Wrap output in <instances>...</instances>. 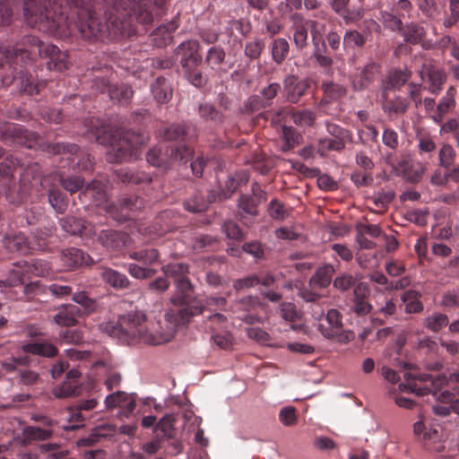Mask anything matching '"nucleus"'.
I'll list each match as a JSON object with an SVG mask.
<instances>
[{
  "mask_svg": "<svg viewBox=\"0 0 459 459\" xmlns=\"http://www.w3.org/2000/svg\"><path fill=\"white\" fill-rule=\"evenodd\" d=\"M103 331L122 342L133 344L143 342L152 345H160L169 342L174 335V328L163 330L160 322L148 321L142 311L122 315L117 323H108Z\"/></svg>",
  "mask_w": 459,
  "mask_h": 459,
  "instance_id": "f257e3e1",
  "label": "nucleus"
},
{
  "mask_svg": "<svg viewBox=\"0 0 459 459\" xmlns=\"http://www.w3.org/2000/svg\"><path fill=\"white\" fill-rule=\"evenodd\" d=\"M0 55L8 63L26 66L34 63L38 57L46 58L49 71L63 72L69 66L70 61L66 51H61L51 43H45L38 37L24 36L20 42L13 45L8 41L0 42Z\"/></svg>",
  "mask_w": 459,
  "mask_h": 459,
  "instance_id": "f03ea898",
  "label": "nucleus"
},
{
  "mask_svg": "<svg viewBox=\"0 0 459 459\" xmlns=\"http://www.w3.org/2000/svg\"><path fill=\"white\" fill-rule=\"evenodd\" d=\"M84 134L100 144L109 145L106 159L109 163H121L135 160L139 149L145 143V137L139 132L123 131L117 139L109 126L100 117H89L83 121Z\"/></svg>",
  "mask_w": 459,
  "mask_h": 459,
  "instance_id": "7ed1b4c3",
  "label": "nucleus"
},
{
  "mask_svg": "<svg viewBox=\"0 0 459 459\" xmlns=\"http://www.w3.org/2000/svg\"><path fill=\"white\" fill-rule=\"evenodd\" d=\"M178 292L171 297V303L177 307L170 308L165 315L166 320L175 325L187 324L191 319L201 315L206 306H224L226 299L207 298L205 301L198 299H191L190 293L193 290V285L186 275L175 281Z\"/></svg>",
  "mask_w": 459,
  "mask_h": 459,
  "instance_id": "20e7f679",
  "label": "nucleus"
},
{
  "mask_svg": "<svg viewBox=\"0 0 459 459\" xmlns=\"http://www.w3.org/2000/svg\"><path fill=\"white\" fill-rule=\"evenodd\" d=\"M407 380V384L400 385L402 390L415 393L419 396L429 394V393L437 394V392L446 385H450L459 395V373L450 374L449 377L445 375L410 373Z\"/></svg>",
  "mask_w": 459,
  "mask_h": 459,
  "instance_id": "39448f33",
  "label": "nucleus"
},
{
  "mask_svg": "<svg viewBox=\"0 0 459 459\" xmlns=\"http://www.w3.org/2000/svg\"><path fill=\"white\" fill-rule=\"evenodd\" d=\"M199 50V42L195 39H188L180 43L174 52L177 57L179 58V63L187 81L197 88L206 83V80L199 69L203 60Z\"/></svg>",
  "mask_w": 459,
  "mask_h": 459,
  "instance_id": "423d86ee",
  "label": "nucleus"
},
{
  "mask_svg": "<svg viewBox=\"0 0 459 459\" xmlns=\"http://www.w3.org/2000/svg\"><path fill=\"white\" fill-rule=\"evenodd\" d=\"M2 57L5 60L10 68H13V71L12 73L14 74L12 76H3V82L5 85H10L15 82L21 94L31 97L39 94L40 91L45 89L47 85V82L45 80L39 79L31 74L23 73L22 69L23 66L10 64L3 56Z\"/></svg>",
  "mask_w": 459,
  "mask_h": 459,
  "instance_id": "0eeeda50",
  "label": "nucleus"
},
{
  "mask_svg": "<svg viewBox=\"0 0 459 459\" xmlns=\"http://www.w3.org/2000/svg\"><path fill=\"white\" fill-rule=\"evenodd\" d=\"M193 154L192 148L186 144L168 147L165 152L153 147L147 152L146 160L153 167H165L170 161L186 162L192 159Z\"/></svg>",
  "mask_w": 459,
  "mask_h": 459,
  "instance_id": "6e6552de",
  "label": "nucleus"
},
{
  "mask_svg": "<svg viewBox=\"0 0 459 459\" xmlns=\"http://www.w3.org/2000/svg\"><path fill=\"white\" fill-rule=\"evenodd\" d=\"M0 139L7 144H18L32 148L38 143L39 134L18 124L0 122Z\"/></svg>",
  "mask_w": 459,
  "mask_h": 459,
  "instance_id": "1a4fd4ad",
  "label": "nucleus"
},
{
  "mask_svg": "<svg viewBox=\"0 0 459 459\" xmlns=\"http://www.w3.org/2000/svg\"><path fill=\"white\" fill-rule=\"evenodd\" d=\"M291 25L290 30L292 33V42L299 51L304 50L308 46V29L316 28L317 22L305 18L301 13H292L290 16Z\"/></svg>",
  "mask_w": 459,
  "mask_h": 459,
  "instance_id": "9d476101",
  "label": "nucleus"
},
{
  "mask_svg": "<svg viewBox=\"0 0 459 459\" xmlns=\"http://www.w3.org/2000/svg\"><path fill=\"white\" fill-rule=\"evenodd\" d=\"M325 322L318 325V331L324 337L335 340L338 342H348L351 340L350 333L342 331V314L337 309L328 310L325 316Z\"/></svg>",
  "mask_w": 459,
  "mask_h": 459,
  "instance_id": "9b49d317",
  "label": "nucleus"
},
{
  "mask_svg": "<svg viewBox=\"0 0 459 459\" xmlns=\"http://www.w3.org/2000/svg\"><path fill=\"white\" fill-rule=\"evenodd\" d=\"M420 76L424 83V89L434 95H438L443 91L447 81L446 72L443 68L430 64L422 65Z\"/></svg>",
  "mask_w": 459,
  "mask_h": 459,
  "instance_id": "f8f14e48",
  "label": "nucleus"
},
{
  "mask_svg": "<svg viewBox=\"0 0 459 459\" xmlns=\"http://www.w3.org/2000/svg\"><path fill=\"white\" fill-rule=\"evenodd\" d=\"M144 206V201L139 196L124 197L108 206V212L118 221L133 219L134 213Z\"/></svg>",
  "mask_w": 459,
  "mask_h": 459,
  "instance_id": "ddd939ff",
  "label": "nucleus"
},
{
  "mask_svg": "<svg viewBox=\"0 0 459 459\" xmlns=\"http://www.w3.org/2000/svg\"><path fill=\"white\" fill-rule=\"evenodd\" d=\"M381 108L390 120L404 115L410 108V100L400 95H391L387 90L381 91Z\"/></svg>",
  "mask_w": 459,
  "mask_h": 459,
  "instance_id": "4468645a",
  "label": "nucleus"
},
{
  "mask_svg": "<svg viewBox=\"0 0 459 459\" xmlns=\"http://www.w3.org/2000/svg\"><path fill=\"white\" fill-rule=\"evenodd\" d=\"M361 30H347L343 35L342 47L344 50L362 48L368 42L371 30L378 27L377 22L372 19L365 20Z\"/></svg>",
  "mask_w": 459,
  "mask_h": 459,
  "instance_id": "2eb2a0df",
  "label": "nucleus"
},
{
  "mask_svg": "<svg viewBox=\"0 0 459 459\" xmlns=\"http://www.w3.org/2000/svg\"><path fill=\"white\" fill-rule=\"evenodd\" d=\"M97 240L109 251H120L130 243V237L124 231L107 229L98 233Z\"/></svg>",
  "mask_w": 459,
  "mask_h": 459,
  "instance_id": "dca6fc26",
  "label": "nucleus"
},
{
  "mask_svg": "<svg viewBox=\"0 0 459 459\" xmlns=\"http://www.w3.org/2000/svg\"><path fill=\"white\" fill-rule=\"evenodd\" d=\"M457 88L455 85H450L445 95L438 100L434 114L430 115V118L435 124H442L446 116L453 112L456 108Z\"/></svg>",
  "mask_w": 459,
  "mask_h": 459,
  "instance_id": "f3484780",
  "label": "nucleus"
},
{
  "mask_svg": "<svg viewBox=\"0 0 459 459\" xmlns=\"http://www.w3.org/2000/svg\"><path fill=\"white\" fill-rule=\"evenodd\" d=\"M368 295L369 291L366 286L361 283L355 286L352 298L349 304L350 313H353L357 316L368 315L372 309V305L368 301Z\"/></svg>",
  "mask_w": 459,
  "mask_h": 459,
  "instance_id": "a211bd4d",
  "label": "nucleus"
},
{
  "mask_svg": "<svg viewBox=\"0 0 459 459\" xmlns=\"http://www.w3.org/2000/svg\"><path fill=\"white\" fill-rule=\"evenodd\" d=\"M314 49L312 52V58L316 65L319 66L323 74L331 75L333 74V59L328 52L325 41L317 39L315 36L312 38Z\"/></svg>",
  "mask_w": 459,
  "mask_h": 459,
  "instance_id": "6ab92c4d",
  "label": "nucleus"
},
{
  "mask_svg": "<svg viewBox=\"0 0 459 459\" xmlns=\"http://www.w3.org/2000/svg\"><path fill=\"white\" fill-rule=\"evenodd\" d=\"M81 373L77 369H71L65 375V380L53 389L56 398H66L81 394L82 386L79 383Z\"/></svg>",
  "mask_w": 459,
  "mask_h": 459,
  "instance_id": "aec40b11",
  "label": "nucleus"
},
{
  "mask_svg": "<svg viewBox=\"0 0 459 459\" xmlns=\"http://www.w3.org/2000/svg\"><path fill=\"white\" fill-rule=\"evenodd\" d=\"M200 119L213 127L221 126L229 117L211 102L200 103L197 108Z\"/></svg>",
  "mask_w": 459,
  "mask_h": 459,
  "instance_id": "412c9836",
  "label": "nucleus"
},
{
  "mask_svg": "<svg viewBox=\"0 0 459 459\" xmlns=\"http://www.w3.org/2000/svg\"><path fill=\"white\" fill-rule=\"evenodd\" d=\"M309 88L307 80H300L296 75H287L283 80V89L288 101L297 103Z\"/></svg>",
  "mask_w": 459,
  "mask_h": 459,
  "instance_id": "4be33fe9",
  "label": "nucleus"
},
{
  "mask_svg": "<svg viewBox=\"0 0 459 459\" xmlns=\"http://www.w3.org/2000/svg\"><path fill=\"white\" fill-rule=\"evenodd\" d=\"M61 261L66 270H76L83 265H88L92 259L82 249L69 247L62 251Z\"/></svg>",
  "mask_w": 459,
  "mask_h": 459,
  "instance_id": "5701e85b",
  "label": "nucleus"
},
{
  "mask_svg": "<svg viewBox=\"0 0 459 459\" xmlns=\"http://www.w3.org/2000/svg\"><path fill=\"white\" fill-rule=\"evenodd\" d=\"M58 183L61 185L67 192L74 194L77 191L81 190L84 185V180L82 178L79 176L64 178L62 175L58 173H51L48 176L43 177L41 179V186L46 187L47 185L50 183Z\"/></svg>",
  "mask_w": 459,
  "mask_h": 459,
  "instance_id": "b1692460",
  "label": "nucleus"
},
{
  "mask_svg": "<svg viewBox=\"0 0 459 459\" xmlns=\"http://www.w3.org/2000/svg\"><path fill=\"white\" fill-rule=\"evenodd\" d=\"M62 229L71 235L90 237L94 234L93 226L82 219L74 216H67L60 220Z\"/></svg>",
  "mask_w": 459,
  "mask_h": 459,
  "instance_id": "393cba45",
  "label": "nucleus"
},
{
  "mask_svg": "<svg viewBox=\"0 0 459 459\" xmlns=\"http://www.w3.org/2000/svg\"><path fill=\"white\" fill-rule=\"evenodd\" d=\"M106 184L100 179H94L86 186L80 194V199L86 203L91 201L95 205H100L106 201Z\"/></svg>",
  "mask_w": 459,
  "mask_h": 459,
  "instance_id": "a878e982",
  "label": "nucleus"
},
{
  "mask_svg": "<svg viewBox=\"0 0 459 459\" xmlns=\"http://www.w3.org/2000/svg\"><path fill=\"white\" fill-rule=\"evenodd\" d=\"M117 179L124 183L134 186H146L152 183V177L139 169H122L117 171Z\"/></svg>",
  "mask_w": 459,
  "mask_h": 459,
  "instance_id": "bb28decb",
  "label": "nucleus"
},
{
  "mask_svg": "<svg viewBox=\"0 0 459 459\" xmlns=\"http://www.w3.org/2000/svg\"><path fill=\"white\" fill-rule=\"evenodd\" d=\"M82 316V310L75 305H65L55 314L54 322L61 326H73L77 324V318Z\"/></svg>",
  "mask_w": 459,
  "mask_h": 459,
  "instance_id": "cd10ccee",
  "label": "nucleus"
},
{
  "mask_svg": "<svg viewBox=\"0 0 459 459\" xmlns=\"http://www.w3.org/2000/svg\"><path fill=\"white\" fill-rule=\"evenodd\" d=\"M380 65L377 63L368 64L360 72L358 77L352 81L354 90L362 91L367 89L377 77L380 73Z\"/></svg>",
  "mask_w": 459,
  "mask_h": 459,
  "instance_id": "c85d7f7f",
  "label": "nucleus"
},
{
  "mask_svg": "<svg viewBox=\"0 0 459 459\" xmlns=\"http://www.w3.org/2000/svg\"><path fill=\"white\" fill-rule=\"evenodd\" d=\"M4 246L10 252H18L23 255L33 251L30 248V238L22 232L6 236L4 238Z\"/></svg>",
  "mask_w": 459,
  "mask_h": 459,
  "instance_id": "c756f323",
  "label": "nucleus"
},
{
  "mask_svg": "<svg viewBox=\"0 0 459 459\" xmlns=\"http://www.w3.org/2000/svg\"><path fill=\"white\" fill-rule=\"evenodd\" d=\"M24 352L46 358H54L57 355V348L51 342L44 341L30 342L22 346Z\"/></svg>",
  "mask_w": 459,
  "mask_h": 459,
  "instance_id": "7c9ffc66",
  "label": "nucleus"
},
{
  "mask_svg": "<svg viewBox=\"0 0 459 459\" xmlns=\"http://www.w3.org/2000/svg\"><path fill=\"white\" fill-rule=\"evenodd\" d=\"M447 0H417V6L421 13L430 20L440 18Z\"/></svg>",
  "mask_w": 459,
  "mask_h": 459,
  "instance_id": "2f4dec72",
  "label": "nucleus"
},
{
  "mask_svg": "<svg viewBox=\"0 0 459 459\" xmlns=\"http://www.w3.org/2000/svg\"><path fill=\"white\" fill-rule=\"evenodd\" d=\"M334 273V267L330 264L317 268L309 280V287L320 290L327 288L332 281Z\"/></svg>",
  "mask_w": 459,
  "mask_h": 459,
  "instance_id": "473e14b6",
  "label": "nucleus"
},
{
  "mask_svg": "<svg viewBox=\"0 0 459 459\" xmlns=\"http://www.w3.org/2000/svg\"><path fill=\"white\" fill-rule=\"evenodd\" d=\"M102 281L116 290H124L130 286L127 276L117 270L105 267L100 273Z\"/></svg>",
  "mask_w": 459,
  "mask_h": 459,
  "instance_id": "72a5a7b5",
  "label": "nucleus"
},
{
  "mask_svg": "<svg viewBox=\"0 0 459 459\" xmlns=\"http://www.w3.org/2000/svg\"><path fill=\"white\" fill-rule=\"evenodd\" d=\"M151 91L159 104H164L172 98V89L167 79L163 76L158 77L151 85Z\"/></svg>",
  "mask_w": 459,
  "mask_h": 459,
  "instance_id": "f704fd0d",
  "label": "nucleus"
},
{
  "mask_svg": "<svg viewBox=\"0 0 459 459\" xmlns=\"http://www.w3.org/2000/svg\"><path fill=\"white\" fill-rule=\"evenodd\" d=\"M411 77V71L404 68L403 70L395 69L389 73L386 82L382 90H400Z\"/></svg>",
  "mask_w": 459,
  "mask_h": 459,
  "instance_id": "c9c22d12",
  "label": "nucleus"
},
{
  "mask_svg": "<svg viewBox=\"0 0 459 459\" xmlns=\"http://www.w3.org/2000/svg\"><path fill=\"white\" fill-rule=\"evenodd\" d=\"M24 270L27 273L28 279L31 276L46 277L51 273L50 263L43 259H30V261H22Z\"/></svg>",
  "mask_w": 459,
  "mask_h": 459,
  "instance_id": "e433bc0d",
  "label": "nucleus"
},
{
  "mask_svg": "<svg viewBox=\"0 0 459 459\" xmlns=\"http://www.w3.org/2000/svg\"><path fill=\"white\" fill-rule=\"evenodd\" d=\"M54 230L53 226H45L32 232L30 238V248H32L33 251L46 249L49 243V238L54 234Z\"/></svg>",
  "mask_w": 459,
  "mask_h": 459,
  "instance_id": "4c0bfd02",
  "label": "nucleus"
},
{
  "mask_svg": "<svg viewBox=\"0 0 459 459\" xmlns=\"http://www.w3.org/2000/svg\"><path fill=\"white\" fill-rule=\"evenodd\" d=\"M48 202L52 208L58 213H64L68 207L67 196L56 187L52 182L48 184Z\"/></svg>",
  "mask_w": 459,
  "mask_h": 459,
  "instance_id": "58836bf2",
  "label": "nucleus"
},
{
  "mask_svg": "<svg viewBox=\"0 0 459 459\" xmlns=\"http://www.w3.org/2000/svg\"><path fill=\"white\" fill-rule=\"evenodd\" d=\"M421 294L416 290H409L403 293L401 299L407 314H417L423 310V304L420 301Z\"/></svg>",
  "mask_w": 459,
  "mask_h": 459,
  "instance_id": "ea45409f",
  "label": "nucleus"
},
{
  "mask_svg": "<svg viewBox=\"0 0 459 459\" xmlns=\"http://www.w3.org/2000/svg\"><path fill=\"white\" fill-rule=\"evenodd\" d=\"M188 130L185 123L171 124L163 128L161 135L166 141H183L187 138Z\"/></svg>",
  "mask_w": 459,
  "mask_h": 459,
  "instance_id": "a19ab883",
  "label": "nucleus"
},
{
  "mask_svg": "<svg viewBox=\"0 0 459 459\" xmlns=\"http://www.w3.org/2000/svg\"><path fill=\"white\" fill-rule=\"evenodd\" d=\"M290 53V44L284 38H277L271 44V55L273 61L281 65Z\"/></svg>",
  "mask_w": 459,
  "mask_h": 459,
  "instance_id": "79ce46f5",
  "label": "nucleus"
},
{
  "mask_svg": "<svg viewBox=\"0 0 459 459\" xmlns=\"http://www.w3.org/2000/svg\"><path fill=\"white\" fill-rule=\"evenodd\" d=\"M401 35L406 42L415 45L423 40L426 31L423 26L416 22H411L403 27Z\"/></svg>",
  "mask_w": 459,
  "mask_h": 459,
  "instance_id": "37998d69",
  "label": "nucleus"
},
{
  "mask_svg": "<svg viewBox=\"0 0 459 459\" xmlns=\"http://www.w3.org/2000/svg\"><path fill=\"white\" fill-rule=\"evenodd\" d=\"M175 419L172 415L163 416L155 425L154 432L160 434L162 441L166 439H173L176 437V429L174 428Z\"/></svg>",
  "mask_w": 459,
  "mask_h": 459,
  "instance_id": "c03bdc74",
  "label": "nucleus"
},
{
  "mask_svg": "<svg viewBox=\"0 0 459 459\" xmlns=\"http://www.w3.org/2000/svg\"><path fill=\"white\" fill-rule=\"evenodd\" d=\"M29 281L27 273L24 270L23 262H18L13 264V268L9 271L8 276L5 280V284L8 286L23 285Z\"/></svg>",
  "mask_w": 459,
  "mask_h": 459,
  "instance_id": "a18cd8bd",
  "label": "nucleus"
},
{
  "mask_svg": "<svg viewBox=\"0 0 459 459\" xmlns=\"http://www.w3.org/2000/svg\"><path fill=\"white\" fill-rule=\"evenodd\" d=\"M448 316L437 312L426 316L423 320V325L433 333H438L444 327L448 325Z\"/></svg>",
  "mask_w": 459,
  "mask_h": 459,
  "instance_id": "49530a36",
  "label": "nucleus"
},
{
  "mask_svg": "<svg viewBox=\"0 0 459 459\" xmlns=\"http://www.w3.org/2000/svg\"><path fill=\"white\" fill-rule=\"evenodd\" d=\"M108 93L111 100L118 103H127L133 97L131 87L126 84H113Z\"/></svg>",
  "mask_w": 459,
  "mask_h": 459,
  "instance_id": "de8ad7c7",
  "label": "nucleus"
},
{
  "mask_svg": "<svg viewBox=\"0 0 459 459\" xmlns=\"http://www.w3.org/2000/svg\"><path fill=\"white\" fill-rule=\"evenodd\" d=\"M225 51L220 46H214L208 49L205 56V63L210 66L212 70L219 71L221 65L225 60Z\"/></svg>",
  "mask_w": 459,
  "mask_h": 459,
  "instance_id": "09e8293b",
  "label": "nucleus"
},
{
  "mask_svg": "<svg viewBox=\"0 0 459 459\" xmlns=\"http://www.w3.org/2000/svg\"><path fill=\"white\" fill-rule=\"evenodd\" d=\"M188 265L184 263H170L161 267L165 276L174 279V281L186 277L188 274Z\"/></svg>",
  "mask_w": 459,
  "mask_h": 459,
  "instance_id": "8fccbe9b",
  "label": "nucleus"
},
{
  "mask_svg": "<svg viewBox=\"0 0 459 459\" xmlns=\"http://www.w3.org/2000/svg\"><path fill=\"white\" fill-rule=\"evenodd\" d=\"M159 251L155 248H144L131 252L129 257L143 263L144 265H152L159 259Z\"/></svg>",
  "mask_w": 459,
  "mask_h": 459,
  "instance_id": "3c124183",
  "label": "nucleus"
},
{
  "mask_svg": "<svg viewBox=\"0 0 459 459\" xmlns=\"http://www.w3.org/2000/svg\"><path fill=\"white\" fill-rule=\"evenodd\" d=\"M42 216L43 212L41 209L33 207L30 210H26L22 215L17 216L15 223L19 227L35 225L40 221Z\"/></svg>",
  "mask_w": 459,
  "mask_h": 459,
  "instance_id": "603ef678",
  "label": "nucleus"
},
{
  "mask_svg": "<svg viewBox=\"0 0 459 459\" xmlns=\"http://www.w3.org/2000/svg\"><path fill=\"white\" fill-rule=\"evenodd\" d=\"M348 141L339 140L338 138H321L318 141V152L321 155H325L330 151L341 152L345 148Z\"/></svg>",
  "mask_w": 459,
  "mask_h": 459,
  "instance_id": "864d4df0",
  "label": "nucleus"
},
{
  "mask_svg": "<svg viewBox=\"0 0 459 459\" xmlns=\"http://www.w3.org/2000/svg\"><path fill=\"white\" fill-rule=\"evenodd\" d=\"M448 12L443 18L445 29H451L459 22V0H447Z\"/></svg>",
  "mask_w": 459,
  "mask_h": 459,
  "instance_id": "5fc2aeb1",
  "label": "nucleus"
},
{
  "mask_svg": "<svg viewBox=\"0 0 459 459\" xmlns=\"http://www.w3.org/2000/svg\"><path fill=\"white\" fill-rule=\"evenodd\" d=\"M456 152L449 143H444L438 151V164L440 167L448 169L455 162Z\"/></svg>",
  "mask_w": 459,
  "mask_h": 459,
  "instance_id": "6e6d98bb",
  "label": "nucleus"
},
{
  "mask_svg": "<svg viewBox=\"0 0 459 459\" xmlns=\"http://www.w3.org/2000/svg\"><path fill=\"white\" fill-rule=\"evenodd\" d=\"M23 435L28 441L47 440L52 437L53 431L40 427L28 426L24 429Z\"/></svg>",
  "mask_w": 459,
  "mask_h": 459,
  "instance_id": "4d7b16f0",
  "label": "nucleus"
},
{
  "mask_svg": "<svg viewBox=\"0 0 459 459\" xmlns=\"http://www.w3.org/2000/svg\"><path fill=\"white\" fill-rule=\"evenodd\" d=\"M73 300L82 307V315H89L94 312L97 307L96 300L94 299L90 298L87 292L85 291H79L74 293Z\"/></svg>",
  "mask_w": 459,
  "mask_h": 459,
  "instance_id": "13d9d810",
  "label": "nucleus"
},
{
  "mask_svg": "<svg viewBox=\"0 0 459 459\" xmlns=\"http://www.w3.org/2000/svg\"><path fill=\"white\" fill-rule=\"evenodd\" d=\"M31 360L32 359L30 356L25 355L18 358H13L9 360H5L2 363V366L3 368L8 373L15 372L19 374V369H22V367L30 366Z\"/></svg>",
  "mask_w": 459,
  "mask_h": 459,
  "instance_id": "bf43d9fd",
  "label": "nucleus"
},
{
  "mask_svg": "<svg viewBox=\"0 0 459 459\" xmlns=\"http://www.w3.org/2000/svg\"><path fill=\"white\" fill-rule=\"evenodd\" d=\"M282 134L284 138L283 150H291L299 144L301 135L291 126H282Z\"/></svg>",
  "mask_w": 459,
  "mask_h": 459,
  "instance_id": "052dcab7",
  "label": "nucleus"
},
{
  "mask_svg": "<svg viewBox=\"0 0 459 459\" xmlns=\"http://www.w3.org/2000/svg\"><path fill=\"white\" fill-rule=\"evenodd\" d=\"M20 162L17 158L13 155H6L4 160L0 163V176L4 180H10L13 177L14 169L19 166Z\"/></svg>",
  "mask_w": 459,
  "mask_h": 459,
  "instance_id": "680f3d73",
  "label": "nucleus"
},
{
  "mask_svg": "<svg viewBox=\"0 0 459 459\" xmlns=\"http://www.w3.org/2000/svg\"><path fill=\"white\" fill-rule=\"evenodd\" d=\"M321 88L325 96L331 100L340 99L346 94V90L344 87L330 81H324L322 82Z\"/></svg>",
  "mask_w": 459,
  "mask_h": 459,
  "instance_id": "e2e57ef3",
  "label": "nucleus"
},
{
  "mask_svg": "<svg viewBox=\"0 0 459 459\" xmlns=\"http://www.w3.org/2000/svg\"><path fill=\"white\" fill-rule=\"evenodd\" d=\"M39 116L46 122L60 124L64 120V114L60 108L41 107L39 109Z\"/></svg>",
  "mask_w": 459,
  "mask_h": 459,
  "instance_id": "0e129e2a",
  "label": "nucleus"
},
{
  "mask_svg": "<svg viewBox=\"0 0 459 459\" xmlns=\"http://www.w3.org/2000/svg\"><path fill=\"white\" fill-rule=\"evenodd\" d=\"M260 203H257L255 197H252L249 195H242L238 200L239 209H241L244 212L251 216L257 215V206Z\"/></svg>",
  "mask_w": 459,
  "mask_h": 459,
  "instance_id": "69168bd1",
  "label": "nucleus"
},
{
  "mask_svg": "<svg viewBox=\"0 0 459 459\" xmlns=\"http://www.w3.org/2000/svg\"><path fill=\"white\" fill-rule=\"evenodd\" d=\"M265 48L264 39H256L245 46V55L251 59H258Z\"/></svg>",
  "mask_w": 459,
  "mask_h": 459,
  "instance_id": "338daca9",
  "label": "nucleus"
},
{
  "mask_svg": "<svg viewBox=\"0 0 459 459\" xmlns=\"http://www.w3.org/2000/svg\"><path fill=\"white\" fill-rule=\"evenodd\" d=\"M292 120L296 125L309 126L314 124L316 120V114L308 109L297 111L292 114Z\"/></svg>",
  "mask_w": 459,
  "mask_h": 459,
  "instance_id": "774afa93",
  "label": "nucleus"
}]
</instances>
